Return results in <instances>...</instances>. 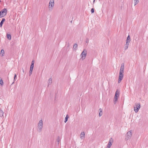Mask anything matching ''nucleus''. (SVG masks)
<instances>
[{
  "label": "nucleus",
  "mask_w": 148,
  "mask_h": 148,
  "mask_svg": "<svg viewBox=\"0 0 148 148\" xmlns=\"http://www.w3.org/2000/svg\"><path fill=\"white\" fill-rule=\"evenodd\" d=\"M7 38L9 39L10 40H11V35L10 34H7Z\"/></svg>",
  "instance_id": "obj_15"
},
{
  "label": "nucleus",
  "mask_w": 148,
  "mask_h": 148,
  "mask_svg": "<svg viewBox=\"0 0 148 148\" xmlns=\"http://www.w3.org/2000/svg\"><path fill=\"white\" fill-rule=\"evenodd\" d=\"M34 65L32 64H31V66H30V67L34 68Z\"/></svg>",
  "instance_id": "obj_34"
},
{
  "label": "nucleus",
  "mask_w": 148,
  "mask_h": 148,
  "mask_svg": "<svg viewBox=\"0 0 148 148\" xmlns=\"http://www.w3.org/2000/svg\"><path fill=\"white\" fill-rule=\"evenodd\" d=\"M136 113H137L138 112L137 111H136V112H135Z\"/></svg>",
  "instance_id": "obj_39"
},
{
  "label": "nucleus",
  "mask_w": 148,
  "mask_h": 148,
  "mask_svg": "<svg viewBox=\"0 0 148 148\" xmlns=\"http://www.w3.org/2000/svg\"><path fill=\"white\" fill-rule=\"evenodd\" d=\"M0 84L1 86L3 85V83L2 79H0Z\"/></svg>",
  "instance_id": "obj_24"
},
{
  "label": "nucleus",
  "mask_w": 148,
  "mask_h": 148,
  "mask_svg": "<svg viewBox=\"0 0 148 148\" xmlns=\"http://www.w3.org/2000/svg\"><path fill=\"white\" fill-rule=\"evenodd\" d=\"M31 64H34V60H33L32 61Z\"/></svg>",
  "instance_id": "obj_32"
},
{
  "label": "nucleus",
  "mask_w": 148,
  "mask_h": 148,
  "mask_svg": "<svg viewBox=\"0 0 148 148\" xmlns=\"http://www.w3.org/2000/svg\"><path fill=\"white\" fill-rule=\"evenodd\" d=\"M140 104L139 103L136 104L135 107L134 106V111H138L140 108Z\"/></svg>",
  "instance_id": "obj_7"
},
{
  "label": "nucleus",
  "mask_w": 148,
  "mask_h": 148,
  "mask_svg": "<svg viewBox=\"0 0 148 148\" xmlns=\"http://www.w3.org/2000/svg\"><path fill=\"white\" fill-rule=\"evenodd\" d=\"M123 73V72H119V77L118 80V83H120L121 81L123 79L124 76Z\"/></svg>",
  "instance_id": "obj_6"
},
{
  "label": "nucleus",
  "mask_w": 148,
  "mask_h": 148,
  "mask_svg": "<svg viewBox=\"0 0 148 148\" xmlns=\"http://www.w3.org/2000/svg\"><path fill=\"white\" fill-rule=\"evenodd\" d=\"M95 0H93V4H94V3H95Z\"/></svg>",
  "instance_id": "obj_37"
},
{
  "label": "nucleus",
  "mask_w": 148,
  "mask_h": 148,
  "mask_svg": "<svg viewBox=\"0 0 148 148\" xmlns=\"http://www.w3.org/2000/svg\"><path fill=\"white\" fill-rule=\"evenodd\" d=\"M43 122L42 120L39 121L38 124V131L39 132H41L42 131V128Z\"/></svg>",
  "instance_id": "obj_2"
},
{
  "label": "nucleus",
  "mask_w": 148,
  "mask_h": 148,
  "mask_svg": "<svg viewBox=\"0 0 148 148\" xmlns=\"http://www.w3.org/2000/svg\"><path fill=\"white\" fill-rule=\"evenodd\" d=\"M86 43H88L89 42V40L88 38L86 39Z\"/></svg>",
  "instance_id": "obj_31"
},
{
  "label": "nucleus",
  "mask_w": 148,
  "mask_h": 148,
  "mask_svg": "<svg viewBox=\"0 0 148 148\" xmlns=\"http://www.w3.org/2000/svg\"><path fill=\"white\" fill-rule=\"evenodd\" d=\"M91 12L92 13H93L94 12V10L93 8H92L91 10Z\"/></svg>",
  "instance_id": "obj_28"
},
{
  "label": "nucleus",
  "mask_w": 148,
  "mask_h": 148,
  "mask_svg": "<svg viewBox=\"0 0 148 148\" xmlns=\"http://www.w3.org/2000/svg\"><path fill=\"white\" fill-rule=\"evenodd\" d=\"M33 68H34L30 67V70H32L33 71Z\"/></svg>",
  "instance_id": "obj_35"
},
{
  "label": "nucleus",
  "mask_w": 148,
  "mask_h": 148,
  "mask_svg": "<svg viewBox=\"0 0 148 148\" xmlns=\"http://www.w3.org/2000/svg\"><path fill=\"white\" fill-rule=\"evenodd\" d=\"M4 113L3 112H0V116L1 117L4 116Z\"/></svg>",
  "instance_id": "obj_20"
},
{
  "label": "nucleus",
  "mask_w": 148,
  "mask_h": 148,
  "mask_svg": "<svg viewBox=\"0 0 148 148\" xmlns=\"http://www.w3.org/2000/svg\"><path fill=\"white\" fill-rule=\"evenodd\" d=\"M119 93L118 92V90H117L115 92L114 98H118L119 96Z\"/></svg>",
  "instance_id": "obj_10"
},
{
  "label": "nucleus",
  "mask_w": 148,
  "mask_h": 148,
  "mask_svg": "<svg viewBox=\"0 0 148 148\" xmlns=\"http://www.w3.org/2000/svg\"><path fill=\"white\" fill-rule=\"evenodd\" d=\"M5 116H6V113H5V114H4Z\"/></svg>",
  "instance_id": "obj_38"
},
{
  "label": "nucleus",
  "mask_w": 148,
  "mask_h": 148,
  "mask_svg": "<svg viewBox=\"0 0 148 148\" xmlns=\"http://www.w3.org/2000/svg\"><path fill=\"white\" fill-rule=\"evenodd\" d=\"M54 5V0H50L49 5V8L50 10H52Z\"/></svg>",
  "instance_id": "obj_3"
},
{
  "label": "nucleus",
  "mask_w": 148,
  "mask_h": 148,
  "mask_svg": "<svg viewBox=\"0 0 148 148\" xmlns=\"http://www.w3.org/2000/svg\"><path fill=\"white\" fill-rule=\"evenodd\" d=\"M130 42L129 41H126V43L125 45L128 46L129 45V43Z\"/></svg>",
  "instance_id": "obj_30"
},
{
  "label": "nucleus",
  "mask_w": 148,
  "mask_h": 148,
  "mask_svg": "<svg viewBox=\"0 0 148 148\" xmlns=\"http://www.w3.org/2000/svg\"><path fill=\"white\" fill-rule=\"evenodd\" d=\"M7 10L6 9L4 8L0 11V18L5 16L7 13Z\"/></svg>",
  "instance_id": "obj_1"
},
{
  "label": "nucleus",
  "mask_w": 148,
  "mask_h": 148,
  "mask_svg": "<svg viewBox=\"0 0 148 148\" xmlns=\"http://www.w3.org/2000/svg\"><path fill=\"white\" fill-rule=\"evenodd\" d=\"M22 71H23V73L25 74V71L23 68L22 69Z\"/></svg>",
  "instance_id": "obj_33"
},
{
  "label": "nucleus",
  "mask_w": 148,
  "mask_h": 148,
  "mask_svg": "<svg viewBox=\"0 0 148 148\" xmlns=\"http://www.w3.org/2000/svg\"><path fill=\"white\" fill-rule=\"evenodd\" d=\"M130 41H131L130 38V36L128 35L127 38L126 39V41H129L130 42Z\"/></svg>",
  "instance_id": "obj_18"
},
{
  "label": "nucleus",
  "mask_w": 148,
  "mask_h": 148,
  "mask_svg": "<svg viewBox=\"0 0 148 148\" xmlns=\"http://www.w3.org/2000/svg\"><path fill=\"white\" fill-rule=\"evenodd\" d=\"M134 5L135 6L138 2V0H134Z\"/></svg>",
  "instance_id": "obj_19"
},
{
  "label": "nucleus",
  "mask_w": 148,
  "mask_h": 148,
  "mask_svg": "<svg viewBox=\"0 0 148 148\" xmlns=\"http://www.w3.org/2000/svg\"><path fill=\"white\" fill-rule=\"evenodd\" d=\"M124 65L123 63L121 64V67L120 72L124 73Z\"/></svg>",
  "instance_id": "obj_9"
},
{
  "label": "nucleus",
  "mask_w": 148,
  "mask_h": 148,
  "mask_svg": "<svg viewBox=\"0 0 148 148\" xmlns=\"http://www.w3.org/2000/svg\"><path fill=\"white\" fill-rule=\"evenodd\" d=\"M4 54V50L3 49H1V56H3Z\"/></svg>",
  "instance_id": "obj_16"
},
{
  "label": "nucleus",
  "mask_w": 148,
  "mask_h": 148,
  "mask_svg": "<svg viewBox=\"0 0 148 148\" xmlns=\"http://www.w3.org/2000/svg\"><path fill=\"white\" fill-rule=\"evenodd\" d=\"M132 136V132L131 130H130V131L128 132L126 135V137L125 138V139L127 140H128L130 139L131 137Z\"/></svg>",
  "instance_id": "obj_5"
},
{
  "label": "nucleus",
  "mask_w": 148,
  "mask_h": 148,
  "mask_svg": "<svg viewBox=\"0 0 148 148\" xmlns=\"http://www.w3.org/2000/svg\"><path fill=\"white\" fill-rule=\"evenodd\" d=\"M16 77V74H14V81L12 83V84H13L14 83V81H15V78Z\"/></svg>",
  "instance_id": "obj_22"
},
{
  "label": "nucleus",
  "mask_w": 148,
  "mask_h": 148,
  "mask_svg": "<svg viewBox=\"0 0 148 148\" xmlns=\"http://www.w3.org/2000/svg\"><path fill=\"white\" fill-rule=\"evenodd\" d=\"M102 110L101 108H100L99 110V111H102Z\"/></svg>",
  "instance_id": "obj_36"
},
{
  "label": "nucleus",
  "mask_w": 148,
  "mask_h": 148,
  "mask_svg": "<svg viewBox=\"0 0 148 148\" xmlns=\"http://www.w3.org/2000/svg\"><path fill=\"white\" fill-rule=\"evenodd\" d=\"M103 114V113L102 112H100L99 113V116H101Z\"/></svg>",
  "instance_id": "obj_27"
},
{
  "label": "nucleus",
  "mask_w": 148,
  "mask_h": 148,
  "mask_svg": "<svg viewBox=\"0 0 148 148\" xmlns=\"http://www.w3.org/2000/svg\"><path fill=\"white\" fill-rule=\"evenodd\" d=\"M32 71H33L32 70H29V76H30L32 74Z\"/></svg>",
  "instance_id": "obj_29"
},
{
  "label": "nucleus",
  "mask_w": 148,
  "mask_h": 148,
  "mask_svg": "<svg viewBox=\"0 0 148 148\" xmlns=\"http://www.w3.org/2000/svg\"><path fill=\"white\" fill-rule=\"evenodd\" d=\"M77 47V45L76 43L73 46V49H75V50H76Z\"/></svg>",
  "instance_id": "obj_14"
},
{
  "label": "nucleus",
  "mask_w": 148,
  "mask_h": 148,
  "mask_svg": "<svg viewBox=\"0 0 148 148\" xmlns=\"http://www.w3.org/2000/svg\"><path fill=\"white\" fill-rule=\"evenodd\" d=\"M52 83V79L51 78H50L49 79L48 81V86L49 85H50Z\"/></svg>",
  "instance_id": "obj_11"
},
{
  "label": "nucleus",
  "mask_w": 148,
  "mask_h": 148,
  "mask_svg": "<svg viewBox=\"0 0 148 148\" xmlns=\"http://www.w3.org/2000/svg\"><path fill=\"white\" fill-rule=\"evenodd\" d=\"M128 47V46L126 45H125V46L124 47V49L125 50H126L127 49Z\"/></svg>",
  "instance_id": "obj_26"
},
{
  "label": "nucleus",
  "mask_w": 148,
  "mask_h": 148,
  "mask_svg": "<svg viewBox=\"0 0 148 148\" xmlns=\"http://www.w3.org/2000/svg\"><path fill=\"white\" fill-rule=\"evenodd\" d=\"M113 140L112 139V138H110L109 142H110L111 143H113Z\"/></svg>",
  "instance_id": "obj_25"
},
{
  "label": "nucleus",
  "mask_w": 148,
  "mask_h": 148,
  "mask_svg": "<svg viewBox=\"0 0 148 148\" xmlns=\"http://www.w3.org/2000/svg\"><path fill=\"white\" fill-rule=\"evenodd\" d=\"M112 145V143L110 142H109L106 148H110Z\"/></svg>",
  "instance_id": "obj_17"
},
{
  "label": "nucleus",
  "mask_w": 148,
  "mask_h": 148,
  "mask_svg": "<svg viewBox=\"0 0 148 148\" xmlns=\"http://www.w3.org/2000/svg\"><path fill=\"white\" fill-rule=\"evenodd\" d=\"M80 138L81 139H84L85 137V133L84 132H82L80 135Z\"/></svg>",
  "instance_id": "obj_8"
},
{
  "label": "nucleus",
  "mask_w": 148,
  "mask_h": 148,
  "mask_svg": "<svg viewBox=\"0 0 148 148\" xmlns=\"http://www.w3.org/2000/svg\"><path fill=\"white\" fill-rule=\"evenodd\" d=\"M5 21V19L4 18H2L1 21L0 23V27H1L2 26V25L4 21Z\"/></svg>",
  "instance_id": "obj_12"
},
{
  "label": "nucleus",
  "mask_w": 148,
  "mask_h": 148,
  "mask_svg": "<svg viewBox=\"0 0 148 148\" xmlns=\"http://www.w3.org/2000/svg\"><path fill=\"white\" fill-rule=\"evenodd\" d=\"M1 2V0H0V2Z\"/></svg>",
  "instance_id": "obj_40"
},
{
  "label": "nucleus",
  "mask_w": 148,
  "mask_h": 148,
  "mask_svg": "<svg viewBox=\"0 0 148 148\" xmlns=\"http://www.w3.org/2000/svg\"><path fill=\"white\" fill-rule=\"evenodd\" d=\"M60 137L59 136H58L57 139V141L58 142V144H59V142L60 141Z\"/></svg>",
  "instance_id": "obj_21"
},
{
  "label": "nucleus",
  "mask_w": 148,
  "mask_h": 148,
  "mask_svg": "<svg viewBox=\"0 0 148 148\" xmlns=\"http://www.w3.org/2000/svg\"><path fill=\"white\" fill-rule=\"evenodd\" d=\"M87 55V51L86 49H84L81 54V56L82 57L81 59L82 60H84Z\"/></svg>",
  "instance_id": "obj_4"
},
{
  "label": "nucleus",
  "mask_w": 148,
  "mask_h": 148,
  "mask_svg": "<svg viewBox=\"0 0 148 148\" xmlns=\"http://www.w3.org/2000/svg\"><path fill=\"white\" fill-rule=\"evenodd\" d=\"M69 116L68 114H67L66 115V117L65 118V121H64V122L65 123H66L68 121V119L69 118Z\"/></svg>",
  "instance_id": "obj_13"
},
{
  "label": "nucleus",
  "mask_w": 148,
  "mask_h": 148,
  "mask_svg": "<svg viewBox=\"0 0 148 148\" xmlns=\"http://www.w3.org/2000/svg\"><path fill=\"white\" fill-rule=\"evenodd\" d=\"M118 98H114V104H116V101H117Z\"/></svg>",
  "instance_id": "obj_23"
}]
</instances>
